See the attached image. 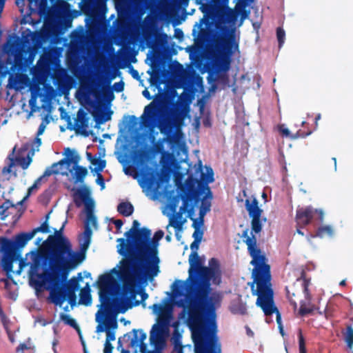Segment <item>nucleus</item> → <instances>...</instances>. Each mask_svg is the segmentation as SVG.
I'll return each instance as SVG.
<instances>
[{"label":"nucleus","instance_id":"f257e3e1","mask_svg":"<svg viewBox=\"0 0 353 353\" xmlns=\"http://www.w3.org/2000/svg\"><path fill=\"white\" fill-rule=\"evenodd\" d=\"M189 263L187 323L192 332L194 352H221L215 312L220 296L218 293L212 292L210 283L212 281L219 285L221 282L219 261L212 258L208 267L203 266L198 254L191 253Z\"/></svg>","mask_w":353,"mask_h":353},{"label":"nucleus","instance_id":"f03ea898","mask_svg":"<svg viewBox=\"0 0 353 353\" xmlns=\"http://www.w3.org/2000/svg\"><path fill=\"white\" fill-rule=\"evenodd\" d=\"M66 221L62 227L56 230L54 234L50 235L47 240L48 250H33L26 254V262L21 259L19 270L27 265L30 266L28 271L29 284L37 291L43 288L50 292L52 303L61 305L67 298L71 306L76 304V290L79 288L77 279H71L67 283L68 276V264L70 255L72 253V244L63 235V231Z\"/></svg>","mask_w":353,"mask_h":353},{"label":"nucleus","instance_id":"7ed1b4c3","mask_svg":"<svg viewBox=\"0 0 353 353\" xmlns=\"http://www.w3.org/2000/svg\"><path fill=\"white\" fill-rule=\"evenodd\" d=\"M243 236L246 237L245 243L248 246V252L252 257L250 264L254 267L252 272L253 283L251 285V290L252 294L257 296L256 305L262 309L268 323L270 322L268 316L276 313L280 332L283 335L281 314L274 302L270 266L268 263V259L259 248L254 236L250 237L248 236V232L244 231Z\"/></svg>","mask_w":353,"mask_h":353},{"label":"nucleus","instance_id":"20e7f679","mask_svg":"<svg viewBox=\"0 0 353 353\" xmlns=\"http://www.w3.org/2000/svg\"><path fill=\"white\" fill-rule=\"evenodd\" d=\"M151 230L143 228L138 236L139 245L135 250L133 265H130V279L131 284H128L126 279H120L123 283V290L129 292L132 297H135L137 282L152 280L160 272V259L159 254V241L163 237V231H157L151 239Z\"/></svg>","mask_w":353,"mask_h":353},{"label":"nucleus","instance_id":"39448f33","mask_svg":"<svg viewBox=\"0 0 353 353\" xmlns=\"http://www.w3.org/2000/svg\"><path fill=\"white\" fill-rule=\"evenodd\" d=\"M190 95L183 92L170 114L159 119V107L157 103L153 101L144 108L141 117L142 124L144 127L150 128L157 127L162 134L167 135L166 141L168 143L178 144L182 135L181 128L184 119L190 110Z\"/></svg>","mask_w":353,"mask_h":353},{"label":"nucleus","instance_id":"423d86ee","mask_svg":"<svg viewBox=\"0 0 353 353\" xmlns=\"http://www.w3.org/2000/svg\"><path fill=\"white\" fill-rule=\"evenodd\" d=\"M97 282L99 288L101 308L95 316V320L98 323L96 332H105V341L110 342L115 340L114 330L117 328V311L111 297L117 281L111 273H106L101 275Z\"/></svg>","mask_w":353,"mask_h":353},{"label":"nucleus","instance_id":"0eeeda50","mask_svg":"<svg viewBox=\"0 0 353 353\" xmlns=\"http://www.w3.org/2000/svg\"><path fill=\"white\" fill-rule=\"evenodd\" d=\"M139 223L138 221L134 220L132 223V228L125 233L127 238L125 240L123 238L117 239L119 244L117 245V252L119 254L123 256L120 261V268L119 270L114 268L112 272L117 274L119 279H126L128 284H131L130 278V265H133V259L135 257V250L139 245L138 236L141 229H139Z\"/></svg>","mask_w":353,"mask_h":353},{"label":"nucleus","instance_id":"6e6552de","mask_svg":"<svg viewBox=\"0 0 353 353\" xmlns=\"http://www.w3.org/2000/svg\"><path fill=\"white\" fill-rule=\"evenodd\" d=\"M33 237L34 233L28 232H21L15 235L12 239L6 237L0 239V251L2 252L1 265L3 270L6 272L8 278L11 277L13 262L20 256L18 252Z\"/></svg>","mask_w":353,"mask_h":353},{"label":"nucleus","instance_id":"1a4fd4ad","mask_svg":"<svg viewBox=\"0 0 353 353\" xmlns=\"http://www.w3.org/2000/svg\"><path fill=\"white\" fill-rule=\"evenodd\" d=\"M219 29L225 35L218 36L214 39V46L219 54L216 65L220 71L226 72L230 69L232 56L239 50V43L234 28L224 26Z\"/></svg>","mask_w":353,"mask_h":353},{"label":"nucleus","instance_id":"9d476101","mask_svg":"<svg viewBox=\"0 0 353 353\" xmlns=\"http://www.w3.org/2000/svg\"><path fill=\"white\" fill-rule=\"evenodd\" d=\"M92 234L91 228H84V231L79 239L80 250L74 252L72 249V253L69 259L68 273L85 260V252L90 244Z\"/></svg>","mask_w":353,"mask_h":353},{"label":"nucleus","instance_id":"9b49d317","mask_svg":"<svg viewBox=\"0 0 353 353\" xmlns=\"http://www.w3.org/2000/svg\"><path fill=\"white\" fill-rule=\"evenodd\" d=\"M176 183L183 192L181 199L183 202V208L187 206L188 201H198L199 200L201 193L206 191L201 190L199 186V184H205V183L202 181L201 182L198 183V181L191 176H188L185 180L184 185L181 183L179 185L177 179L176 180Z\"/></svg>","mask_w":353,"mask_h":353},{"label":"nucleus","instance_id":"f8f14e48","mask_svg":"<svg viewBox=\"0 0 353 353\" xmlns=\"http://www.w3.org/2000/svg\"><path fill=\"white\" fill-rule=\"evenodd\" d=\"M5 52L10 56L13 57L14 63L19 68H23L27 63L26 55L28 50L17 37L12 41H9L5 46Z\"/></svg>","mask_w":353,"mask_h":353},{"label":"nucleus","instance_id":"ddd939ff","mask_svg":"<svg viewBox=\"0 0 353 353\" xmlns=\"http://www.w3.org/2000/svg\"><path fill=\"white\" fill-rule=\"evenodd\" d=\"M110 80L105 82V85L102 87L101 95L103 98L107 101H111L114 99V95L112 89L109 86ZM92 93L95 97L99 99L101 95V92L92 88L90 85H85L82 81L81 88L79 92V99L82 98L85 100L89 99L90 94Z\"/></svg>","mask_w":353,"mask_h":353},{"label":"nucleus","instance_id":"4468645a","mask_svg":"<svg viewBox=\"0 0 353 353\" xmlns=\"http://www.w3.org/2000/svg\"><path fill=\"white\" fill-rule=\"evenodd\" d=\"M201 181L205 183V184H199V186L201 190H206V195L201 201L200 209L210 212L212 194L208 184L214 181V172L211 168H206V174L201 173Z\"/></svg>","mask_w":353,"mask_h":353},{"label":"nucleus","instance_id":"2eb2a0df","mask_svg":"<svg viewBox=\"0 0 353 353\" xmlns=\"http://www.w3.org/2000/svg\"><path fill=\"white\" fill-rule=\"evenodd\" d=\"M169 333L168 327L154 324L150 334V343L154 346L155 351L161 352L165 345V339Z\"/></svg>","mask_w":353,"mask_h":353},{"label":"nucleus","instance_id":"dca6fc26","mask_svg":"<svg viewBox=\"0 0 353 353\" xmlns=\"http://www.w3.org/2000/svg\"><path fill=\"white\" fill-rule=\"evenodd\" d=\"M73 200L77 207L84 204L86 216L94 214V203L90 198V192L86 189H79L73 195Z\"/></svg>","mask_w":353,"mask_h":353},{"label":"nucleus","instance_id":"f3484780","mask_svg":"<svg viewBox=\"0 0 353 353\" xmlns=\"http://www.w3.org/2000/svg\"><path fill=\"white\" fill-rule=\"evenodd\" d=\"M146 336V334L141 329H133L132 332L127 333L124 336V337H127L130 340V345L132 347H137L139 346L141 353H160L157 351L147 350V345L144 343Z\"/></svg>","mask_w":353,"mask_h":353},{"label":"nucleus","instance_id":"a211bd4d","mask_svg":"<svg viewBox=\"0 0 353 353\" xmlns=\"http://www.w3.org/2000/svg\"><path fill=\"white\" fill-rule=\"evenodd\" d=\"M153 312L158 314L157 322L156 324L168 327L169 329L170 321L172 318V309L170 305L160 304H154L150 307Z\"/></svg>","mask_w":353,"mask_h":353},{"label":"nucleus","instance_id":"6ab92c4d","mask_svg":"<svg viewBox=\"0 0 353 353\" xmlns=\"http://www.w3.org/2000/svg\"><path fill=\"white\" fill-rule=\"evenodd\" d=\"M316 213L319 214V220L322 222L323 220V212L321 210H314L311 206L297 209L296 219L299 224L307 225L311 222Z\"/></svg>","mask_w":353,"mask_h":353},{"label":"nucleus","instance_id":"aec40b11","mask_svg":"<svg viewBox=\"0 0 353 353\" xmlns=\"http://www.w3.org/2000/svg\"><path fill=\"white\" fill-rule=\"evenodd\" d=\"M81 9L87 15L96 17L104 12L105 0H83Z\"/></svg>","mask_w":353,"mask_h":353},{"label":"nucleus","instance_id":"412c9836","mask_svg":"<svg viewBox=\"0 0 353 353\" xmlns=\"http://www.w3.org/2000/svg\"><path fill=\"white\" fill-rule=\"evenodd\" d=\"M16 147L13 148L12 153L8 157L10 164V166L12 167L15 163L19 164L23 170H26L32 162V157L30 152H28L26 157H22L23 154L29 149L28 145H23L19 151V154L16 157H14V152Z\"/></svg>","mask_w":353,"mask_h":353},{"label":"nucleus","instance_id":"4be33fe9","mask_svg":"<svg viewBox=\"0 0 353 353\" xmlns=\"http://www.w3.org/2000/svg\"><path fill=\"white\" fill-rule=\"evenodd\" d=\"M171 210L173 214H168L167 216L169 219V224L167 226V229L169 226H172L175 229L176 236L179 239V232L182 230L183 225L185 222V219L183 216V212L181 211L176 212V207L174 205L171 207Z\"/></svg>","mask_w":353,"mask_h":353},{"label":"nucleus","instance_id":"5701e85b","mask_svg":"<svg viewBox=\"0 0 353 353\" xmlns=\"http://www.w3.org/2000/svg\"><path fill=\"white\" fill-rule=\"evenodd\" d=\"M139 184L146 196H151L152 193L157 191L159 186V181L154 175H143L141 179H139Z\"/></svg>","mask_w":353,"mask_h":353},{"label":"nucleus","instance_id":"b1692460","mask_svg":"<svg viewBox=\"0 0 353 353\" xmlns=\"http://www.w3.org/2000/svg\"><path fill=\"white\" fill-rule=\"evenodd\" d=\"M28 82L29 79L26 74L21 73L10 74L8 79V87L16 91H20L28 85Z\"/></svg>","mask_w":353,"mask_h":353},{"label":"nucleus","instance_id":"393cba45","mask_svg":"<svg viewBox=\"0 0 353 353\" xmlns=\"http://www.w3.org/2000/svg\"><path fill=\"white\" fill-rule=\"evenodd\" d=\"M80 159V157L78 155H74L71 159H68V161L72 162L75 165L74 169V173L73 175V177L74 179V183H82L84 182V179L88 174V170L85 167L77 165V163H79Z\"/></svg>","mask_w":353,"mask_h":353},{"label":"nucleus","instance_id":"a878e982","mask_svg":"<svg viewBox=\"0 0 353 353\" xmlns=\"http://www.w3.org/2000/svg\"><path fill=\"white\" fill-rule=\"evenodd\" d=\"M65 163V160L62 159L57 163H53L51 167L47 168L44 171L43 175L39 177L35 181L34 183L37 184L39 187L41 184L46 181V177L51 176L52 174H57L59 173V170L58 169L59 165H62Z\"/></svg>","mask_w":353,"mask_h":353},{"label":"nucleus","instance_id":"bb28decb","mask_svg":"<svg viewBox=\"0 0 353 353\" xmlns=\"http://www.w3.org/2000/svg\"><path fill=\"white\" fill-rule=\"evenodd\" d=\"M258 204L259 203L256 198H253L252 201L249 199L245 200V208L250 218L261 216L262 210L259 208Z\"/></svg>","mask_w":353,"mask_h":353},{"label":"nucleus","instance_id":"cd10ccee","mask_svg":"<svg viewBox=\"0 0 353 353\" xmlns=\"http://www.w3.org/2000/svg\"><path fill=\"white\" fill-rule=\"evenodd\" d=\"M258 204L259 203L256 198H253L252 201L249 199L245 200V208L250 218L261 216L262 210L259 208Z\"/></svg>","mask_w":353,"mask_h":353},{"label":"nucleus","instance_id":"c85d7f7f","mask_svg":"<svg viewBox=\"0 0 353 353\" xmlns=\"http://www.w3.org/2000/svg\"><path fill=\"white\" fill-rule=\"evenodd\" d=\"M92 303L90 290L87 285L82 288L79 293V303L85 305H90Z\"/></svg>","mask_w":353,"mask_h":353},{"label":"nucleus","instance_id":"c756f323","mask_svg":"<svg viewBox=\"0 0 353 353\" xmlns=\"http://www.w3.org/2000/svg\"><path fill=\"white\" fill-rule=\"evenodd\" d=\"M117 211L124 216H129L133 213L134 207L129 202H122L118 205Z\"/></svg>","mask_w":353,"mask_h":353},{"label":"nucleus","instance_id":"7c9ffc66","mask_svg":"<svg viewBox=\"0 0 353 353\" xmlns=\"http://www.w3.org/2000/svg\"><path fill=\"white\" fill-rule=\"evenodd\" d=\"M173 293L174 296H183L184 295V290L185 289V285L181 281H175L173 285Z\"/></svg>","mask_w":353,"mask_h":353},{"label":"nucleus","instance_id":"2f4dec72","mask_svg":"<svg viewBox=\"0 0 353 353\" xmlns=\"http://www.w3.org/2000/svg\"><path fill=\"white\" fill-rule=\"evenodd\" d=\"M325 234H327L328 236H332L333 235V230L332 228L330 225H324L320 227L316 234L314 236H319V237H323Z\"/></svg>","mask_w":353,"mask_h":353},{"label":"nucleus","instance_id":"473e14b6","mask_svg":"<svg viewBox=\"0 0 353 353\" xmlns=\"http://www.w3.org/2000/svg\"><path fill=\"white\" fill-rule=\"evenodd\" d=\"M345 341L349 349L353 347V328L351 325L347 327L346 333L345 334Z\"/></svg>","mask_w":353,"mask_h":353},{"label":"nucleus","instance_id":"72a5a7b5","mask_svg":"<svg viewBox=\"0 0 353 353\" xmlns=\"http://www.w3.org/2000/svg\"><path fill=\"white\" fill-rule=\"evenodd\" d=\"M252 232L259 233L262 230L261 217H253L251 221Z\"/></svg>","mask_w":353,"mask_h":353},{"label":"nucleus","instance_id":"f704fd0d","mask_svg":"<svg viewBox=\"0 0 353 353\" xmlns=\"http://www.w3.org/2000/svg\"><path fill=\"white\" fill-rule=\"evenodd\" d=\"M91 227L95 229L97 228V220L94 214L86 216V219L84 222V228H91Z\"/></svg>","mask_w":353,"mask_h":353},{"label":"nucleus","instance_id":"c9c22d12","mask_svg":"<svg viewBox=\"0 0 353 353\" xmlns=\"http://www.w3.org/2000/svg\"><path fill=\"white\" fill-rule=\"evenodd\" d=\"M60 318L64 323L74 327L75 329L79 330V326L76 322V321L70 317V315L66 314H61Z\"/></svg>","mask_w":353,"mask_h":353},{"label":"nucleus","instance_id":"e433bc0d","mask_svg":"<svg viewBox=\"0 0 353 353\" xmlns=\"http://www.w3.org/2000/svg\"><path fill=\"white\" fill-rule=\"evenodd\" d=\"M41 144V139L40 138H39L38 137H36L31 142V143L30 145L28 144V143L26 144L29 147L31 146V148H32L31 151L29 152H30L32 156H33L34 154V152L35 151H38L39 150V148L40 147Z\"/></svg>","mask_w":353,"mask_h":353},{"label":"nucleus","instance_id":"4c0bfd02","mask_svg":"<svg viewBox=\"0 0 353 353\" xmlns=\"http://www.w3.org/2000/svg\"><path fill=\"white\" fill-rule=\"evenodd\" d=\"M276 37L279 42V47L281 48L285 42V33L284 30L279 27L276 29Z\"/></svg>","mask_w":353,"mask_h":353},{"label":"nucleus","instance_id":"58836bf2","mask_svg":"<svg viewBox=\"0 0 353 353\" xmlns=\"http://www.w3.org/2000/svg\"><path fill=\"white\" fill-rule=\"evenodd\" d=\"M86 121L87 120L85 119L83 112L81 110H79L77 113V118L76 120V125L79 127H83L84 125H86Z\"/></svg>","mask_w":353,"mask_h":353},{"label":"nucleus","instance_id":"ea45409f","mask_svg":"<svg viewBox=\"0 0 353 353\" xmlns=\"http://www.w3.org/2000/svg\"><path fill=\"white\" fill-rule=\"evenodd\" d=\"M279 131L283 136L286 137H291L292 139H296L299 137L298 134L292 135L290 130L285 128L284 125H281L279 127Z\"/></svg>","mask_w":353,"mask_h":353},{"label":"nucleus","instance_id":"a19ab883","mask_svg":"<svg viewBox=\"0 0 353 353\" xmlns=\"http://www.w3.org/2000/svg\"><path fill=\"white\" fill-rule=\"evenodd\" d=\"M225 19L228 23H234L236 20V14L232 10H229L225 14Z\"/></svg>","mask_w":353,"mask_h":353},{"label":"nucleus","instance_id":"79ce46f5","mask_svg":"<svg viewBox=\"0 0 353 353\" xmlns=\"http://www.w3.org/2000/svg\"><path fill=\"white\" fill-rule=\"evenodd\" d=\"M30 232L34 233V236L38 232H41L43 233H48L49 232L48 225L47 224L46 222H44L39 227L34 228L33 230H32Z\"/></svg>","mask_w":353,"mask_h":353},{"label":"nucleus","instance_id":"37998d69","mask_svg":"<svg viewBox=\"0 0 353 353\" xmlns=\"http://www.w3.org/2000/svg\"><path fill=\"white\" fill-rule=\"evenodd\" d=\"M299 345L300 353H306L305 340L302 335L301 330H299Z\"/></svg>","mask_w":353,"mask_h":353},{"label":"nucleus","instance_id":"c03bdc74","mask_svg":"<svg viewBox=\"0 0 353 353\" xmlns=\"http://www.w3.org/2000/svg\"><path fill=\"white\" fill-rule=\"evenodd\" d=\"M193 226L196 228L193 234L192 237L194 240L196 241H201V239L203 238V232L201 230H199V228L196 227V223H193Z\"/></svg>","mask_w":353,"mask_h":353},{"label":"nucleus","instance_id":"a18cd8bd","mask_svg":"<svg viewBox=\"0 0 353 353\" xmlns=\"http://www.w3.org/2000/svg\"><path fill=\"white\" fill-rule=\"evenodd\" d=\"M172 353H183V345L179 339H174Z\"/></svg>","mask_w":353,"mask_h":353},{"label":"nucleus","instance_id":"49530a36","mask_svg":"<svg viewBox=\"0 0 353 353\" xmlns=\"http://www.w3.org/2000/svg\"><path fill=\"white\" fill-rule=\"evenodd\" d=\"M124 89V83L123 81L116 82L112 85V90L117 92H121Z\"/></svg>","mask_w":353,"mask_h":353},{"label":"nucleus","instance_id":"de8ad7c7","mask_svg":"<svg viewBox=\"0 0 353 353\" xmlns=\"http://www.w3.org/2000/svg\"><path fill=\"white\" fill-rule=\"evenodd\" d=\"M216 79L223 83H226L228 81V76L225 72H218L216 74Z\"/></svg>","mask_w":353,"mask_h":353},{"label":"nucleus","instance_id":"09e8293b","mask_svg":"<svg viewBox=\"0 0 353 353\" xmlns=\"http://www.w3.org/2000/svg\"><path fill=\"white\" fill-rule=\"evenodd\" d=\"M92 163L98 165V170L102 171L105 167V161L100 160V159H93L92 160Z\"/></svg>","mask_w":353,"mask_h":353},{"label":"nucleus","instance_id":"8fccbe9b","mask_svg":"<svg viewBox=\"0 0 353 353\" xmlns=\"http://www.w3.org/2000/svg\"><path fill=\"white\" fill-rule=\"evenodd\" d=\"M111 117L110 113H103L101 114L99 118L97 119V121L100 123H103L109 120H110Z\"/></svg>","mask_w":353,"mask_h":353},{"label":"nucleus","instance_id":"3c124183","mask_svg":"<svg viewBox=\"0 0 353 353\" xmlns=\"http://www.w3.org/2000/svg\"><path fill=\"white\" fill-rule=\"evenodd\" d=\"M247 1L248 0H239V2L236 5L235 9L239 12L243 10L247 6Z\"/></svg>","mask_w":353,"mask_h":353},{"label":"nucleus","instance_id":"603ef678","mask_svg":"<svg viewBox=\"0 0 353 353\" xmlns=\"http://www.w3.org/2000/svg\"><path fill=\"white\" fill-rule=\"evenodd\" d=\"M38 188H39V186H38L37 184H35V183H33V185H32V186H30V187L28 188L27 195H26V196L24 197V199H23L20 202V203H22V202H23V201H25L26 199H27L30 196V194H31L33 192L36 191Z\"/></svg>","mask_w":353,"mask_h":353},{"label":"nucleus","instance_id":"864d4df0","mask_svg":"<svg viewBox=\"0 0 353 353\" xmlns=\"http://www.w3.org/2000/svg\"><path fill=\"white\" fill-rule=\"evenodd\" d=\"M302 285H303V292L305 294V298L307 299H309L310 297H309V293H308V285H309V282L304 279L303 281V283H302Z\"/></svg>","mask_w":353,"mask_h":353},{"label":"nucleus","instance_id":"5fc2aeb1","mask_svg":"<svg viewBox=\"0 0 353 353\" xmlns=\"http://www.w3.org/2000/svg\"><path fill=\"white\" fill-rule=\"evenodd\" d=\"M200 243L201 241H196V240H194V241L190 245V249L192 250L191 253H197Z\"/></svg>","mask_w":353,"mask_h":353},{"label":"nucleus","instance_id":"6e6d98bb","mask_svg":"<svg viewBox=\"0 0 353 353\" xmlns=\"http://www.w3.org/2000/svg\"><path fill=\"white\" fill-rule=\"evenodd\" d=\"M113 347L110 342L105 341L104 345L103 353H112Z\"/></svg>","mask_w":353,"mask_h":353},{"label":"nucleus","instance_id":"4d7b16f0","mask_svg":"<svg viewBox=\"0 0 353 353\" xmlns=\"http://www.w3.org/2000/svg\"><path fill=\"white\" fill-rule=\"evenodd\" d=\"M311 312V310L309 309V308H307L305 307V306H303V305H301V307H300V310H299V313L301 316H305L309 313Z\"/></svg>","mask_w":353,"mask_h":353},{"label":"nucleus","instance_id":"13d9d810","mask_svg":"<svg viewBox=\"0 0 353 353\" xmlns=\"http://www.w3.org/2000/svg\"><path fill=\"white\" fill-rule=\"evenodd\" d=\"M97 183L101 185V189L105 188V182L103 176L101 174H99L97 179Z\"/></svg>","mask_w":353,"mask_h":353},{"label":"nucleus","instance_id":"bf43d9fd","mask_svg":"<svg viewBox=\"0 0 353 353\" xmlns=\"http://www.w3.org/2000/svg\"><path fill=\"white\" fill-rule=\"evenodd\" d=\"M114 224L115 225V227L117 230V232H120V230L123 224L122 220L121 219H117L113 221Z\"/></svg>","mask_w":353,"mask_h":353},{"label":"nucleus","instance_id":"052dcab7","mask_svg":"<svg viewBox=\"0 0 353 353\" xmlns=\"http://www.w3.org/2000/svg\"><path fill=\"white\" fill-rule=\"evenodd\" d=\"M45 128H46V125L43 123H41L38 128V130H37V137L41 135L44 130H45Z\"/></svg>","mask_w":353,"mask_h":353},{"label":"nucleus","instance_id":"680f3d73","mask_svg":"<svg viewBox=\"0 0 353 353\" xmlns=\"http://www.w3.org/2000/svg\"><path fill=\"white\" fill-rule=\"evenodd\" d=\"M155 151L157 152H162L163 150V146L162 143H157L154 145Z\"/></svg>","mask_w":353,"mask_h":353},{"label":"nucleus","instance_id":"e2e57ef3","mask_svg":"<svg viewBox=\"0 0 353 353\" xmlns=\"http://www.w3.org/2000/svg\"><path fill=\"white\" fill-rule=\"evenodd\" d=\"M2 205L3 206V208L7 210H8L10 207L13 206V205L11 203V202L10 201H5Z\"/></svg>","mask_w":353,"mask_h":353},{"label":"nucleus","instance_id":"0e129e2a","mask_svg":"<svg viewBox=\"0 0 353 353\" xmlns=\"http://www.w3.org/2000/svg\"><path fill=\"white\" fill-rule=\"evenodd\" d=\"M142 94L143 95L144 97H145L147 99H152V97L150 95V92L147 90V89H145L143 92H142Z\"/></svg>","mask_w":353,"mask_h":353},{"label":"nucleus","instance_id":"69168bd1","mask_svg":"<svg viewBox=\"0 0 353 353\" xmlns=\"http://www.w3.org/2000/svg\"><path fill=\"white\" fill-rule=\"evenodd\" d=\"M176 305L178 306V307H185V301L184 299H181L178 301L176 302Z\"/></svg>","mask_w":353,"mask_h":353},{"label":"nucleus","instance_id":"338daca9","mask_svg":"<svg viewBox=\"0 0 353 353\" xmlns=\"http://www.w3.org/2000/svg\"><path fill=\"white\" fill-rule=\"evenodd\" d=\"M208 212H205V210L200 209L199 210V218L201 219V221H203L204 216L208 213Z\"/></svg>","mask_w":353,"mask_h":353},{"label":"nucleus","instance_id":"774afa93","mask_svg":"<svg viewBox=\"0 0 353 353\" xmlns=\"http://www.w3.org/2000/svg\"><path fill=\"white\" fill-rule=\"evenodd\" d=\"M138 155H139V157L141 159H143V158H145V157H146V156H147V153H146V152H145V151H143H143H140V152H139V154H138Z\"/></svg>","mask_w":353,"mask_h":353}]
</instances>
